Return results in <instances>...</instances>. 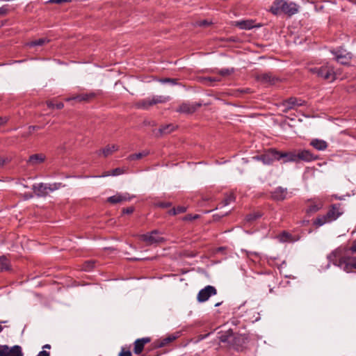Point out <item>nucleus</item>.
<instances>
[{
	"label": "nucleus",
	"instance_id": "f257e3e1",
	"mask_svg": "<svg viewBox=\"0 0 356 356\" xmlns=\"http://www.w3.org/2000/svg\"><path fill=\"white\" fill-rule=\"evenodd\" d=\"M328 264L330 267L332 264L337 267H354L356 268V257H351L343 250L337 248L332 251L328 256Z\"/></svg>",
	"mask_w": 356,
	"mask_h": 356
},
{
	"label": "nucleus",
	"instance_id": "f03ea898",
	"mask_svg": "<svg viewBox=\"0 0 356 356\" xmlns=\"http://www.w3.org/2000/svg\"><path fill=\"white\" fill-rule=\"evenodd\" d=\"M299 6L294 2L287 1L282 2L280 4L273 3L270 11L275 15H278L283 13L291 17L298 12Z\"/></svg>",
	"mask_w": 356,
	"mask_h": 356
},
{
	"label": "nucleus",
	"instance_id": "7ed1b4c3",
	"mask_svg": "<svg viewBox=\"0 0 356 356\" xmlns=\"http://www.w3.org/2000/svg\"><path fill=\"white\" fill-rule=\"evenodd\" d=\"M61 183H54V184H35L32 186V190L33 191L35 195L38 197H46L49 191L53 192L56 190H58L61 186Z\"/></svg>",
	"mask_w": 356,
	"mask_h": 356
},
{
	"label": "nucleus",
	"instance_id": "20e7f679",
	"mask_svg": "<svg viewBox=\"0 0 356 356\" xmlns=\"http://www.w3.org/2000/svg\"><path fill=\"white\" fill-rule=\"evenodd\" d=\"M309 71L312 74H316L318 78L328 81L329 82H332L336 79V74L333 67L328 65L312 67L309 69Z\"/></svg>",
	"mask_w": 356,
	"mask_h": 356
},
{
	"label": "nucleus",
	"instance_id": "39448f33",
	"mask_svg": "<svg viewBox=\"0 0 356 356\" xmlns=\"http://www.w3.org/2000/svg\"><path fill=\"white\" fill-rule=\"evenodd\" d=\"M255 159L265 165H270L275 161H278V151L275 149H269L264 154L257 156Z\"/></svg>",
	"mask_w": 356,
	"mask_h": 356
},
{
	"label": "nucleus",
	"instance_id": "423d86ee",
	"mask_svg": "<svg viewBox=\"0 0 356 356\" xmlns=\"http://www.w3.org/2000/svg\"><path fill=\"white\" fill-rule=\"evenodd\" d=\"M335 56V60L340 64L348 65L350 61L353 58V54L345 49H340L337 51H332Z\"/></svg>",
	"mask_w": 356,
	"mask_h": 356
},
{
	"label": "nucleus",
	"instance_id": "0eeeda50",
	"mask_svg": "<svg viewBox=\"0 0 356 356\" xmlns=\"http://www.w3.org/2000/svg\"><path fill=\"white\" fill-rule=\"evenodd\" d=\"M296 163L304 162H310L318 159V156L314 155L308 149H296Z\"/></svg>",
	"mask_w": 356,
	"mask_h": 356
},
{
	"label": "nucleus",
	"instance_id": "6e6552de",
	"mask_svg": "<svg viewBox=\"0 0 356 356\" xmlns=\"http://www.w3.org/2000/svg\"><path fill=\"white\" fill-rule=\"evenodd\" d=\"M139 238L140 241L145 242L147 245H158L166 241V239L163 237L156 236L148 233L140 235Z\"/></svg>",
	"mask_w": 356,
	"mask_h": 356
},
{
	"label": "nucleus",
	"instance_id": "1a4fd4ad",
	"mask_svg": "<svg viewBox=\"0 0 356 356\" xmlns=\"http://www.w3.org/2000/svg\"><path fill=\"white\" fill-rule=\"evenodd\" d=\"M216 293L217 291L216 288L209 285L199 291L197 299L200 302H203L207 301L211 296H214Z\"/></svg>",
	"mask_w": 356,
	"mask_h": 356
},
{
	"label": "nucleus",
	"instance_id": "9d476101",
	"mask_svg": "<svg viewBox=\"0 0 356 356\" xmlns=\"http://www.w3.org/2000/svg\"><path fill=\"white\" fill-rule=\"evenodd\" d=\"M342 213L343 211L340 210V204H333L330 206L327 213L325 215V217L327 218L330 222L337 220L340 216L342 215Z\"/></svg>",
	"mask_w": 356,
	"mask_h": 356
},
{
	"label": "nucleus",
	"instance_id": "9b49d317",
	"mask_svg": "<svg viewBox=\"0 0 356 356\" xmlns=\"http://www.w3.org/2000/svg\"><path fill=\"white\" fill-rule=\"evenodd\" d=\"M201 106V103L190 104L184 102L176 109V111L181 113L192 114Z\"/></svg>",
	"mask_w": 356,
	"mask_h": 356
},
{
	"label": "nucleus",
	"instance_id": "f8f14e48",
	"mask_svg": "<svg viewBox=\"0 0 356 356\" xmlns=\"http://www.w3.org/2000/svg\"><path fill=\"white\" fill-rule=\"evenodd\" d=\"M166 101V98L163 96L154 97L152 99H145L140 101L138 103V106L145 109H147L149 107L156 104L158 103H163Z\"/></svg>",
	"mask_w": 356,
	"mask_h": 356
},
{
	"label": "nucleus",
	"instance_id": "ddd939ff",
	"mask_svg": "<svg viewBox=\"0 0 356 356\" xmlns=\"http://www.w3.org/2000/svg\"><path fill=\"white\" fill-rule=\"evenodd\" d=\"M305 104V102L304 100L298 99L293 97H289L285 99L282 103V105L285 107L283 111L286 113L289 110L293 108L294 106H303Z\"/></svg>",
	"mask_w": 356,
	"mask_h": 356
},
{
	"label": "nucleus",
	"instance_id": "4468645a",
	"mask_svg": "<svg viewBox=\"0 0 356 356\" xmlns=\"http://www.w3.org/2000/svg\"><path fill=\"white\" fill-rule=\"evenodd\" d=\"M282 160L283 163H296V149L291 151H278V161Z\"/></svg>",
	"mask_w": 356,
	"mask_h": 356
},
{
	"label": "nucleus",
	"instance_id": "2eb2a0df",
	"mask_svg": "<svg viewBox=\"0 0 356 356\" xmlns=\"http://www.w3.org/2000/svg\"><path fill=\"white\" fill-rule=\"evenodd\" d=\"M287 188L278 186L270 193L271 198L275 201H283L286 199Z\"/></svg>",
	"mask_w": 356,
	"mask_h": 356
},
{
	"label": "nucleus",
	"instance_id": "dca6fc26",
	"mask_svg": "<svg viewBox=\"0 0 356 356\" xmlns=\"http://www.w3.org/2000/svg\"><path fill=\"white\" fill-rule=\"evenodd\" d=\"M323 205V202L320 200H309L306 211L307 213H316L322 209Z\"/></svg>",
	"mask_w": 356,
	"mask_h": 356
},
{
	"label": "nucleus",
	"instance_id": "f3484780",
	"mask_svg": "<svg viewBox=\"0 0 356 356\" xmlns=\"http://www.w3.org/2000/svg\"><path fill=\"white\" fill-rule=\"evenodd\" d=\"M150 341V338L144 337L138 339L134 342V352L136 355H139L142 353L144 349V346L146 343Z\"/></svg>",
	"mask_w": 356,
	"mask_h": 356
},
{
	"label": "nucleus",
	"instance_id": "a211bd4d",
	"mask_svg": "<svg viewBox=\"0 0 356 356\" xmlns=\"http://www.w3.org/2000/svg\"><path fill=\"white\" fill-rule=\"evenodd\" d=\"M131 199L128 193L124 194H116L107 198V202L111 204H117L124 201H129Z\"/></svg>",
	"mask_w": 356,
	"mask_h": 356
},
{
	"label": "nucleus",
	"instance_id": "6ab92c4d",
	"mask_svg": "<svg viewBox=\"0 0 356 356\" xmlns=\"http://www.w3.org/2000/svg\"><path fill=\"white\" fill-rule=\"evenodd\" d=\"M2 348H3L4 352L6 354V356H23L22 348L18 345L14 346L10 349L7 345H3Z\"/></svg>",
	"mask_w": 356,
	"mask_h": 356
},
{
	"label": "nucleus",
	"instance_id": "aec40b11",
	"mask_svg": "<svg viewBox=\"0 0 356 356\" xmlns=\"http://www.w3.org/2000/svg\"><path fill=\"white\" fill-rule=\"evenodd\" d=\"M178 337V334H170L166 337L159 339L155 341V346L162 348L175 341Z\"/></svg>",
	"mask_w": 356,
	"mask_h": 356
},
{
	"label": "nucleus",
	"instance_id": "412c9836",
	"mask_svg": "<svg viewBox=\"0 0 356 356\" xmlns=\"http://www.w3.org/2000/svg\"><path fill=\"white\" fill-rule=\"evenodd\" d=\"M259 79L261 82L264 83H268L270 85H274L279 81L277 77L273 76L270 73L263 74Z\"/></svg>",
	"mask_w": 356,
	"mask_h": 356
},
{
	"label": "nucleus",
	"instance_id": "4be33fe9",
	"mask_svg": "<svg viewBox=\"0 0 356 356\" xmlns=\"http://www.w3.org/2000/svg\"><path fill=\"white\" fill-rule=\"evenodd\" d=\"M96 94L95 92H90L88 94H80L76 96H74L70 98H67L66 101H70L72 99L76 100L78 102H88L90 99L95 98Z\"/></svg>",
	"mask_w": 356,
	"mask_h": 356
},
{
	"label": "nucleus",
	"instance_id": "5701e85b",
	"mask_svg": "<svg viewBox=\"0 0 356 356\" xmlns=\"http://www.w3.org/2000/svg\"><path fill=\"white\" fill-rule=\"evenodd\" d=\"M310 145L318 151H323L327 149L328 144L323 140L313 139L310 142Z\"/></svg>",
	"mask_w": 356,
	"mask_h": 356
},
{
	"label": "nucleus",
	"instance_id": "b1692460",
	"mask_svg": "<svg viewBox=\"0 0 356 356\" xmlns=\"http://www.w3.org/2000/svg\"><path fill=\"white\" fill-rule=\"evenodd\" d=\"M45 158V156L42 154H35L30 156L28 163L32 165H35L44 162Z\"/></svg>",
	"mask_w": 356,
	"mask_h": 356
},
{
	"label": "nucleus",
	"instance_id": "393cba45",
	"mask_svg": "<svg viewBox=\"0 0 356 356\" xmlns=\"http://www.w3.org/2000/svg\"><path fill=\"white\" fill-rule=\"evenodd\" d=\"M277 238L282 243L294 242L298 240V238H294L290 233L286 231H283L281 234H280L277 236Z\"/></svg>",
	"mask_w": 356,
	"mask_h": 356
},
{
	"label": "nucleus",
	"instance_id": "a878e982",
	"mask_svg": "<svg viewBox=\"0 0 356 356\" xmlns=\"http://www.w3.org/2000/svg\"><path fill=\"white\" fill-rule=\"evenodd\" d=\"M118 150V147L115 145H107L106 147L99 150L97 152L98 155H101L102 154L104 156L107 157L111 155L113 152Z\"/></svg>",
	"mask_w": 356,
	"mask_h": 356
},
{
	"label": "nucleus",
	"instance_id": "bb28decb",
	"mask_svg": "<svg viewBox=\"0 0 356 356\" xmlns=\"http://www.w3.org/2000/svg\"><path fill=\"white\" fill-rule=\"evenodd\" d=\"M236 26L241 29L250 30L254 27L253 22L251 20H242L236 22Z\"/></svg>",
	"mask_w": 356,
	"mask_h": 356
},
{
	"label": "nucleus",
	"instance_id": "cd10ccee",
	"mask_svg": "<svg viewBox=\"0 0 356 356\" xmlns=\"http://www.w3.org/2000/svg\"><path fill=\"white\" fill-rule=\"evenodd\" d=\"M124 173V170L120 168H116L111 171L105 172L102 176H99V177H104L108 176H118Z\"/></svg>",
	"mask_w": 356,
	"mask_h": 356
},
{
	"label": "nucleus",
	"instance_id": "c85d7f7f",
	"mask_svg": "<svg viewBox=\"0 0 356 356\" xmlns=\"http://www.w3.org/2000/svg\"><path fill=\"white\" fill-rule=\"evenodd\" d=\"M250 269V271H246L245 270L244 271V274L245 275V276L247 277H252L253 278H255V277L254 276V275H263V274H266V275H271L272 273L271 271L268 270V271H265V272H263V271H254V268H249Z\"/></svg>",
	"mask_w": 356,
	"mask_h": 356
},
{
	"label": "nucleus",
	"instance_id": "c756f323",
	"mask_svg": "<svg viewBox=\"0 0 356 356\" xmlns=\"http://www.w3.org/2000/svg\"><path fill=\"white\" fill-rule=\"evenodd\" d=\"M49 40L45 38H39L38 40H33L29 42L27 44L29 47H36V46H43L44 44L48 43Z\"/></svg>",
	"mask_w": 356,
	"mask_h": 356
},
{
	"label": "nucleus",
	"instance_id": "7c9ffc66",
	"mask_svg": "<svg viewBox=\"0 0 356 356\" xmlns=\"http://www.w3.org/2000/svg\"><path fill=\"white\" fill-rule=\"evenodd\" d=\"M175 129V127L172 124L161 126L159 129L161 135L170 134Z\"/></svg>",
	"mask_w": 356,
	"mask_h": 356
},
{
	"label": "nucleus",
	"instance_id": "2f4dec72",
	"mask_svg": "<svg viewBox=\"0 0 356 356\" xmlns=\"http://www.w3.org/2000/svg\"><path fill=\"white\" fill-rule=\"evenodd\" d=\"M186 211V207L183 206H179L177 208H172L170 209L168 213L170 216H175L179 213H183Z\"/></svg>",
	"mask_w": 356,
	"mask_h": 356
},
{
	"label": "nucleus",
	"instance_id": "473e14b6",
	"mask_svg": "<svg viewBox=\"0 0 356 356\" xmlns=\"http://www.w3.org/2000/svg\"><path fill=\"white\" fill-rule=\"evenodd\" d=\"M261 216H262V213L261 212L257 211V212L248 214L245 217V220L248 222H252L257 220L258 218H261Z\"/></svg>",
	"mask_w": 356,
	"mask_h": 356
},
{
	"label": "nucleus",
	"instance_id": "72a5a7b5",
	"mask_svg": "<svg viewBox=\"0 0 356 356\" xmlns=\"http://www.w3.org/2000/svg\"><path fill=\"white\" fill-rule=\"evenodd\" d=\"M203 80L206 84L209 86H214L216 82H218L220 81V79L218 77L213 76H205L203 78Z\"/></svg>",
	"mask_w": 356,
	"mask_h": 356
},
{
	"label": "nucleus",
	"instance_id": "f704fd0d",
	"mask_svg": "<svg viewBox=\"0 0 356 356\" xmlns=\"http://www.w3.org/2000/svg\"><path fill=\"white\" fill-rule=\"evenodd\" d=\"M326 222H329L327 218L325 217V215L318 216L314 221V225L320 227L325 224Z\"/></svg>",
	"mask_w": 356,
	"mask_h": 356
},
{
	"label": "nucleus",
	"instance_id": "c9c22d12",
	"mask_svg": "<svg viewBox=\"0 0 356 356\" xmlns=\"http://www.w3.org/2000/svg\"><path fill=\"white\" fill-rule=\"evenodd\" d=\"M148 154V152H145V151H143L142 152H139V153H136V154H131L129 156V159L130 160H136V159H142L143 157L147 156Z\"/></svg>",
	"mask_w": 356,
	"mask_h": 356
},
{
	"label": "nucleus",
	"instance_id": "e433bc0d",
	"mask_svg": "<svg viewBox=\"0 0 356 356\" xmlns=\"http://www.w3.org/2000/svg\"><path fill=\"white\" fill-rule=\"evenodd\" d=\"M10 262L7 256L3 255L0 257V267H10Z\"/></svg>",
	"mask_w": 356,
	"mask_h": 356
},
{
	"label": "nucleus",
	"instance_id": "4c0bfd02",
	"mask_svg": "<svg viewBox=\"0 0 356 356\" xmlns=\"http://www.w3.org/2000/svg\"><path fill=\"white\" fill-rule=\"evenodd\" d=\"M234 72V68H224L219 70L218 74L222 76H227Z\"/></svg>",
	"mask_w": 356,
	"mask_h": 356
},
{
	"label": "nucleus",
	"instance_id": "58836bf2",
	"mask_svg": "<svg viewBox=\"0 0 356 356\" xmlns=\"http://www.w3.org/2000/svg\"><path fill=\"white\" fill-rule=\"evenodd\" d=\"M47 106L49 108H56V109L60 110V109H62L64 107V104L62 102H59V103H57V104H54L51 101H49V102H47Z\"/></svg>",
	"mask_w": 356,
	"mask_h": 356
},
{
	"label": "nucleus",
	"instance_id": "ea45409f",
	"mask_svg": "<svg viewBox=\"0 0 356 356\" xmlns=\"http://www.w3.org/2000/svg\"><path fill=\"white\" fill-rule=\"evenodd\" d=\"M154 206L163 209L169 208L172 206V203L170 202H154Z\"/></svg>",
	"mask_w": 356,
	"mask_h": 356
},
{
	"label": "nucleus",
	"instance_id": "a19ab883",
	"mask_svg": "<svg viewBox=\"0 0 356 356\" xmlns=\"http://www.w3.org/2000/svg\"><path fill=\"white\" fill-rule=\"evenodd\" d=\"M159 81L162 83H170L171 85L177 84V79H171V78H163L159 80Z\"/></svg>",
	"mask_w": 356,
	"mask_h": 356
},
{
	"label": "nucleus",
	"instance_id": "79ce46f5",
	"mask_svg": "<svg viewBox=\"0 0 356 356\" xmlns=\"http://www.w3.org/2000/svg\"><path fill=\"white\" fill-rule=\"evenodd\" d=\"M219 339H220V341L221 342H223V343H225V342L230 343L231 341L233 339V336L232 335H229V334H221L220 336Z\"/></svg>",
	"mask_w": 356,
	"mask_h": 356
},
{
	"label": "nucleus",
	"instance_id": "37998d69",
	"mask_svg": "<svg viewBox=\"0 0 356 356\" xmlns=\"http://www.w3.org/2000/svg\"><path fill=\"white\" fill-rule=\"evenodd\" d=\"M235 197L233 194L227 195L222 202V207L228 205L231 202L234 201Z\"/></svg>",
	"mask_w": 356,
	"mask_h": 356
},
{
	"label": "nucleus",
	"instance_id": "c03bdc74",
	"mask_svg": "<svg viewBox=\"0 0 356 356\" xmlns=\"http://www.w3.org/2000/svg\"><path fill=\"white\" fill-rule=\"evenodd\" d=\"M212 24L211 21H209L207 19L201 20L197 22L198 26L201 27H207L211 26Z\"/></svg>",
	"mask_w": 356,
	"mask_h": 356
},
{
	"label": "nucleus",
	"instance_id": "a18cd8bd",
	"mask_svg": "<svg viewBox=\"0 0 356 356\" xmlns=\"http://www.w3.org/2000/svg\"><path fill=\"white\" fill-rule=\"evenodd\" d=\"M226 251L225 247H219L215 250V255L217 257L220 254H224V252Z\"/></svg>",
	"mask_w": 356,
	"mask_h": 356
},
{
	"label": "nucleus",
	"instance_id": "49530a36",
	"mask_svg": "<svg viewBox=\"0 0 356 356\" xmlns=\"http://www.w3.org/2000/svg\"><path fill=\"white\" fill-rule=\"evenodd\" d=\"M134 211V207H129L127 208L122 209L123 214H131Z\"/></svg>",
	"mask_w": 356,
	"mask_h": 356
},
{
	"label": "nucleus",
	"instance_id": "de8ad7c7",
	"mask_svg": "<svg viewBox=\"0 0 356 356\" xmlns=\"http://www.w3.org/2000/svg\"><path fill=\"white\" fill-rule=\"evenodd\" d=\"M200 218V216L198 214H195L194 216L191 214H188L184 217V220H195Z\"/></svg>",
	"mask_w": 356,
	"mask_h": 356
},
{
	"label": "nucleus",
	"instance_id": "09e8293b",
	"mask_svg": "<svg viewBox=\"0 0 356 356\" xmlns=\"http://www.w3.org/2000/svg\"><path fill=\"white\" fill-rule=\"evenodd\" d=\"M118 356H132L130 350H125L124 348H122V350L119 353Z\"/></svg>",
	"mask_w": 356,
	"mask_h": 356
},
{
	"label": "nucleus",
	"instance_id": "8fccbe9b",
	"mask_svg": "<svg viewBox=\"0 0 356 356\" xmlns=\"http://www.w3.org/2000/svg\"><path fill=\"white\" fill-rule=\"evenodd\" d=\"M228 213H224V214H218V213H216V214H214L213 216V219L214 221H219L222 217L227 215Z\"/></svg>",
	"mask_w": 356,
	"mask_h": 356
},
{
	"label": "nucleus",
	"instance_id": "3c124183",
	"mask_svg": "<svg viewBox=\"0 0 356 356\" xmlns=\"http://www.w3.org/2000/svg\"><path fill=\"white\" fill-rule=\"evenodd\" d=\"M7 6H3L0 8V16L6 15L8 13Z\"/></svg>",
	"mask_w": 356,
	"mask_h": 356
},
{
	"label": "nucleus",
	"instance_id": "603ef678",
	"mask_svg": "<svg viewBox=\"0 0 356 356\" xmlns=\"http://www.w3.org/2000/svg\"><path fill=\"white\" fill-rule=\"evenodd\" d=\"M9 162L8 158H1L0 157V168H2L5 164Z\"/></svg>",
	"mask_w": 356,
	"mask_h": 356
},
{
	"label": "nucleus",
	"instance_id": "864d4df0",
	"mask_svg": "<svg viewBox=\"0 0 356 356\" xmlns=\"http://www.w3.org/2000/svg\"><path fill=\"white\" fill-rule=\"evenodd\" d=\"M236 92L237 93H240V94H246V93H250L251 90L250 88H245V89H238Z\"/></svg>",
	"mask_w": 356,
	"mask_h": 356
},
{
	"label": "nucleus",
	"instance_id": "5fc2aeb1",
	"mask_svg": "<svg viewBox=\"0 0 356 356\" xmlns=\"http://www.w3.org/2000/svg\"><path fill=\"white\" fill-rule=\"evenodd\" d=\"M86 266L85 267H93L94 264H95V260L93 259H89L86 261L85 262Z\"/></svg>",
	"mask_w": 356,
	"mask_h": 356
},
{
	"label": "nucleus",
	"instance_id": "6e6d98bb",
	"mask_svg": "<svg viewBox=\"0 0 356 356\" xmlns=\"http://www.w3.org/2000/svg\"><path fill=\"white\" fill-rule=\"evenodd\" d=\"M72 0H49V3H63L65 2H70Z\"/></svg>",
	"mask_w": 356,
	"mask_h": 356
},
{
	"label": "nucleus",
	"instance_id": "4d7b16f0",
	"mask_svg": "<svg viewBox=\"0 0 356 356\" xmlns=\"http://www.w3.org/2000/svg\"><path fill=\"white\" fill-rule=\"evenodd\" d=\"M37 356H50V353L46 350L40 351Z\"/></svg>",
	"mask_w": 356,
	"mask_h": 356
},
{
	"label": "nucleus",
	"instance_id": "13d9d810",
	"mask_svg": "<svg viewBox=\"0 0 356 356\" xmlns=\"http://www.w3.org/2000/svg\"><path fill=\"white\" fill-rule=\"evenodd\" d=\"M8 120V117H1L0 118V125L5 124Z\"/></svg>",
	"mask_w": 356,
	"mask_h": 356
},
{
	"label": "nucleus",
	"instance_id": "bf43d9fd",
	"mask_svg": "<svg viewBox=\"0 0 356 356\" xmlns=\"http://www.w3.org/2000/svg\"><path fill=\"white\" fill-rule=\"evenodd\" d=\"M350 250L353 252H356V239L353 242V245L350 247Z\"/></svg>",
	"mask_w": 356,
	"mask_h": 356
},
{
	"label": "nucleus",
	"instance_id": "052dcab7",
	"mask_svg": "<svg viewBox=\"0 0 356 356\" xmlns=\"http://www.w3.org/2000/svg\"><path fill=\"white\" fill-rule=\"evenodd\" d=\"M33 197V195L31 193H25L24 194V198L26 200H29V199H31Z\"/></svg>",
	"mask_w": 356,
	"mask_h": 356
},
{
	"label": "nucleus",
	"instance_id": "680f3d73",
	"mask_svg": "<svg viewBox=\"0 0 356 356\" xmlns=\"http://www.w3.org/2000/svg\"><path fill=\"white\" fill-rule=\"evenodd\" d=\"M6 354L4 352L3 348H2V346H0V356H6Z\"/></svg>",
	"mask_w": 356,
	"mask_h": 356
},
{
	"label": "nucleus",
	"instance_id": "e2e57ef3",
	"mask_svg": "<svg viewBox=\"0 0 356 356\" xmlns=\"http://www.w3.org/2000/svg\"><path fill=\"white\" fill-rule=\"evenodd\" d=\"M147 233H148V234H152V235H154V236H155V235H156V234H159V231L158 229H154V230H152V232H147Z\"/></svg>",
	"mask_w": 356,
	"mask_h": 356
},
{
	"label": "nucleus",
	"instance_id": "0e129e2a",
	"mask_svg": "<svg viewBox=\"0 0 356 356\" xmlns=\"http://www.w3.org/2000/svg\"><path fill=\"white\" fill-rule=\"evenodd\" d=\"M38 128V127L36 126H30L29 131H30V132H32V131H35V129H37Z\"/></svg>",
	"mask_w": 356,
	"mask_h": 356
},
{
	"label": "nucleus",
	"instance_id": "69168bd1",
	"mask_svg": "<svg viewBox=\"0 0 356 356\" xmlns=\"http://www.w3.org/2000/svg\"><path fill=\"white\" fill-rule=\"evenodd\" d=\"M287 1V0H275L273 3H275L276 4H280L282 2Z\"/></svg>",
	"mask_w": 356,
	"mask_h": 356
},
{
	"label": "nucleus",
	"instance_id": "338daca9",
	"mask_svg": "<svg viewBox=\"0 0 356 356\" xmlns=\"http://www.w3.org/2000/svg\"><path fill=\"white\" fill-rule=\"evenodd\" d=\"M42 348H43L44 349H50V348H51V345H49V344H45Z\"/></svg>",
	"mask_w": 356,
	"mask_h": 356
},
{
	"label": "nucleus",
	"instance_id": "774afa93",
	"mask_svg": "<svg viewBox=\"0 0 356 356\" xmlns=\"http://www.w3.org/2000/svg\"><path fill=\"white\" fill-rule=\"evenodd\" d=\"M334 197H335L336 199H338V200H342V199H343V198H342V197H341L340 196H337V195H334Z\"/></svg>",
	"mask_w": 356,
	"mask_h": 356
}]
</instances>
